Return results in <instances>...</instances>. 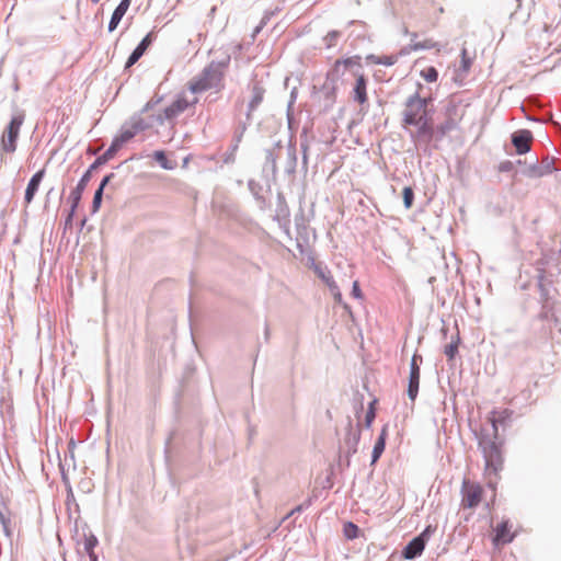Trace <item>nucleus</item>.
<instances>
[{
	"label": "nucleus",
	"mask_w": 561,
	"mask_h": 561,
	"mask_svg": "<svg viewBox=\"0 0 561 561\" xmlns=\"http://www.w3.org/2000/svg\"><path fill=\"white\" fill-rule=\"evenodd\" d=\"M513 415V411L510 409H497L493 410L489 415V421L493 427V436L494 439H485L481 438L479 442V447L482 449L484 459H485V474L490 477L491 474L497 476V472L502 469L503 458L501 451V443L496 442L499 434V425L506 424ZM488 485L495 489L496 480L489 478Z\"/></svg>",
	"instance_id": "f257e3e1"
},
{
	"label": "nucleus",
	"mask_w": 561,
	"mask_h": 561,
	"mask_svg": "<svg viewBox=\"0 0 561 561\" xmlns=\"http://www.w3.org/2000/svg\"><path fill=\"white\" fill-rule=\"evenodd\" d=\"M230 62V57L220 61H210L199 75L188 82V89L193 93H202L208 90L221 91L225 88V76Z\"/></svg>",
	"instance_id": "f03ea898"
},
{
	"label": "nucleus",
	"mask_w": 561,
	"mask_h": 561,
	"mask_svg": "<svg viewBox=\"0 0 561 561\" xmlns=\"http://www.w3.org/2000/svg\"><path fill=\"white\" fill-rule=\"evenodd\" d=\"M404 125L414 126L416 136H432L433 122L427 111V100L419 94L410 96L403 111Z\"/></svg>",
	"instance_id": "7ed1b4c3"
},
{
	"label": "nucleus",
	"mask_w": 561,
	"mask_h": 561,
	"mask_svg": "<svg viewBox=\"0 0 561 561\" xmlns=\"http://www.w3.org/2000/svg\"><path fill=\"white\" fill-rule=\"evenodd\" d=\"M435 43L431 39H426L422 43H415L410 46V48H403L399 54L396 55H368L366 60L371 65H383L387 67L393 66L399 60L400 56H404L409 54L411 50H420V49H431L435 47Z\"/></svg>",
	"instance_id": "20e7f679"
},
{
	"label": "nucleus",
	"mask_w": 561,
	"mask_h": 561,
	"mask_svg": "<svg viewBox=\"0 0 561 561\" xmlns=\"http://www.w3.org/2000/svg\"><path fill=\"white\" fill-rule=\"evenodd\" d=\"M24 119L25 115L23 113H19L11 118L1 137V148L3 151L12 153L16 150V140Z\"/></svg>",
	"instance_id": "39448f33"
},
{
	"label": "nucleus",
	"mask_w": 561,
	"mask_h": 561,
	"mask_svg": "<svg viewBox=\"0 0 561 561\" xmlns=\"http://www.w3.org/2000/svg\"><path fill=\"white\" fill-rule=\"evenodd\" d=\"M460 492L463 508H476L481 503L484 493L481 484L469 479H463Z\"/></svg>",
	"instance_id": "423d86ee"
},
{
	"label": "nucleus",
	"mask_w": 561,
	"mask_h": 561,
	"mask_svg": "<svg viewBox=\"0 0 561 561\" xmlns=\"http://www.w3.org/2000/svg\"><path fill=\"white\" fill-rule=\"evenodd\" d=\"M422 360L423 358L419 354H414L411 359L408 396L412 401L415 400L419 392L421 374L420 365L422 364Z\"/></svg>",
	"instance_id": "0eeeda50"
},
{
	"label": "nucleus",
	"mask_w": 561,
	"mask_h": 561,
	"mask_svg": "<svg viewBox=\"0 0 561 561\" xmlns=\"http://www.w3.org/2000/svg\"><path fill=\"white\" fill-rule=\"evenodd\" d=\"M90 170H88L84 175L81 178V180L79 181V183L77 184V186L70 192L69 194V201L71 203V208H70V211L68 214V217L66 219V224L67 225H70L71 221H72V218H73V215L76 213V209L78 208L79 206V203L81 201V197H82V193L90 180Z\"/></svg>",
	"instance_id": "6e6552de"
},
{
	"label": "nucleus",
	"mask_w": 561,
	"mask_h": 561,
	"mask_svg": "<svg viewBox=\"0 0 561 561\" xmlns=\"http://www.w3.org/2000/svg\"><path fill=\"white\" fill-rule=\"evenodd\" d=\"M515 533L512 531V525L508 520H503L496 526L493 542L495 546L510 543L513 541Z\"/></svg>",
	"instance_id": "1a4fd4ad"
},
{
	"label": "nucleus",
	"mask_w": 561,
	"mask_h": 561,
	"mask_svg": "<svg viewBox=\"0 0 561 561\" xmlns=\"http://www.w3.org/2000/svg\"><path fill=\"white\" fill-rule=\"evenodd\" d=\"M533 141V135L529 130H519L512 137V142L516 148L518 154H524L530 150V144Z\"/></svg>",
	"instance_id": "9d476101"
},
{
	"label": "nucleus",
	"mask_w": 561,
	"mask_h": 561,
	"mask_svg": "<svg viewBox=\"0 0 561 561\" xmlns=\"http://www.w3.org/2000/svg\"><path fill=\"white\" fill-rule=\"evenodd\" d=\"M356 82L353 89L354 100L359 104H365L368 101L367 96V80L363 72H355Z\"/></svg>",
	"instance_id": "9b49d317"
},
{
	"label": "nucleus",
	"mask_w": 561,
	"mask_h": 561,
	"mask_svg": "<svg viewBox=\"0 0 561 561\" xmlns=\"http://www.w3.org/2000/svg\"><path fill=\"white\" fill-rule=\"evenodd\" d=\"M45 175V170L37 171L30 180L24 195V202L26 205L31 204L36 192L38 191L39 184Z\"/></svg>",
	"instance_id": "f8f14e48"
},
{
	"label": "nucleus",
	"mask_w": 561,
	"mask_h": 561,
	"mask_svg": "<svg viewBox=\"0 0 561 561\" xmlns=\"http://www.w3.org/2000/svg\"><path fill=\"white\" fill-rule=\"evenodd\" d=\"M190 106V102L185 96H179L164 110V117L172 119L183 113Z\"/></svg>",
	"instance_id": "ddd939ff"
},
{
	"label": "nucleus",
	"mask_w": 561,
	"mask_h": 561,
	"mask_svg": "<svg viewBox=\"0 0 561 561\" xmlns=\"http://www.w3.org/2000/svg\"><path fill=\"white\" fill-rule=\"evenodd\" d=\"M425 548V542L422 538L415 537L404 548L402 554L405 559H414L420 556Z\"/></svg>",
	"instance_id": "4468645a"
},
{
	"label": "nucleus",
	"mask_w": 561,
	"mask_h": 561,
	"mask_svg": "<svg viewBox=\"0 0 561 561\" xmlns=\"http://www.w3.org/2000/svg\"><path fill=\"white\" fill-rule=\"evenodd\" d=\"M131 0H122L121 3L116 7L114 10L110 24H108V31L113 32L117 25L119 24L121 20L127 12Z\"/></svg>",
	"instance_id": "2eb2a0df"
},
{
	"label": "nucleus",
	"mask_w": 561,
	"mask_h": 561,
	"mask_svg": "<svg viewBox=\"0 0 561 561\" xmlns=\"http://www.w3.org/2000/svg\"><path fill=\"white\" fill-rule=\"evenodd\" d=\"M265 90L263 87H261L259 83H255L252 87V98L249 103V114L250 115L253 111L257 108V106L262 103L264 99Z\"/></svg>",
	"instance_id": "dca6fc26"
},
{
	"label": "nucleus",
	"mask_w": 561,
	"mask_h": 561,
	"mask_svg": "<svg viewBox=\"0 0 561 561\" xmlns=\"http://www.w3.org/2000/svg\"><path fill=\"white\" fill-rule=\"evenodd\" d=\"M387 435H388L387 426H383L380 432V435L374 446L373 462H376L379 459V457L381 456V454L383 453L385 447H386Z\"/></svg>",
	"instance_id": "f3484780"
},
{
	"label": "nucleus",
	"mask_w": 561,
	"mask_h": 561,
	"mask_svg": "<svg viewBox=\"0 0 561 561\" xmlns=\"http://www.w3.org/2000/svg\"><path fill=\"white\" fill-rule=\"evenodd\" d=\"M113 176V174H108L106 175L101 184H100V187L96 190L95 194H94V197H93V203H92V208H93V211H98L100 206H101V202H102V195H103V190L104 187L106 186V184L110 182L111 178Z\"/></svg>",
	"instance_id": "a211bd4d"
},
{
	"label": "nucleus",
	"mask_w": 561,
	"mask_h": 561,
	"mask_svg": "<svg viewBox=\"0 0 561 561\" xmlns=\"http://www.w3.org/2000/svg\"><path fill=\"white\" fill-rule=\"evenodd\" d=\"M340 66H344L346 68H348V67H358V68H360L362 67L360 57L359 56H353V57H348V58H345V59H337L334 62V69L339 70Z\"/></svg>",
	"instance_id": "6ab92c4d"
},
{
	"label": "nucleus",
	"mask_w": 561,
	"mask_h": 561,
	"mask_svg": "<svg viewBox=\"0 0 561 561\" xmlns=\"http://www.w3.org/2000/svg\"><path fill=\"white\" fill-rule=\"evenodd\" d=\"M420 76L427 83H434L438 79V71L433 66H427L420 71Z\"/></svg>",
	"instance_id": "aec40b11"
},
{
	"label": "nucleus",
	"mask_w": 561,
	"mask_h": 561,
	"mask_svg": "<svg viewBox=\"0 0 561 561\" xmlns=\"http://www.w3.org/2000/svg\"><path fill=\"white\" fill-rule=\"evenodd\" d=\"M314 272L318 275V277L321 278L325 283V285L329 287V289H334L335 288V284L336 283L333 279V277L330 274V272L324 271L320 266H316Z\"/></svg>",
	"instance_id": "412c9836"
},
{
	"label": "nucleus",
	"mask_w": 561,
	"mask_h": 561,
	"mask_svg": "<svg viewBox=\"0 0 561 561\" xmlns=\"http://www.w3.org/2000/svg\"><path fill=\"white\" fill-rule=\"evenodd\" d=\"M459 340V335L457 334L455 340H453L448 345L445 346L444 353L449 359H453L457 354Z\"/></svg>",
	"instance_id": "4be33fe9"
},
{
	"label": "nucleus",
	"mask_w": 561,
	"mask_h": 561,
	"mask_svg": "<svg viewBox=\"0 0 561 561\" xmlns=\"http://www.w3.org/2000/svg\"><path fill=\"white\" fill-rule=\"evenodd\" d=\"M144 54L145 51L142 47H136V49L128 57L125 68H130L131 66H134Z\"/></svg>",
	"instance_id": "5701e85b"
},
{
	"label": "nucleus",
	"mask_w": 561,
	"mask_h": 561,
	"mask_svg": "<svg viewBox=\"0 0 561 561\" xmlns=\"http://www.w3.org/2000/svg\"><path fill=\"white\" fill-rule=\"evenodd\" d=\"M403 203L407 209L411 208L414 199V192L412 187L405 186L402 191Z\"/></svg>",
	"instance_id": "b1692460"
},
{
	"label": "nucleus",
	"mask_w": 561,
	"mask_h": 561,
	"mask_svg": "<svg viewBox=\"0 0 561 561\" xmlns=\"http://www.w3.org/2000/svg\"><path fill=\"white\" fill-rule=\"evenodd\" d=\"M0 522L3 526V530L8 537H11L12 535V522L10 515L7 516L4 513L0 512Z\"/></svg>",
	"instance_id": "393cba45"
},
{
	"label": "nucleus",
	"mask_w": 561,
	"mask_h": 561,
	"mask_svg": "<svg viewBox=\"0 0 561 561\" xmlns=\"http://www.w3.org/2000/svg\"><path fill=\"white\" fill-rule=\"evenodd\" d=\"M358 527L353 523H347L344 525V535L348 539H353L357 537Z\"/></svg>",
	"instance_id": "a878e982"
},
{
	"label": "nucleus",
	"mask_w": 561,
	"mask_h": 561,
	"mask_svg": "<svg viewBox=\"0 0 561 561\" xmlns=\"http://www.w3.org/2000/svg\"><path fill=\"white\" fill-rule=\"evenodd\" d=\"M138 129V127H135L134 129L124 130L119 136H117V138L122 144H125L136 135Z\"/></svg>",
	"instance_id": "bb28decb"
},
{
	"label": "nucleus",
	"mask_w": 561,
	"mask_h": 561,
	"mask_svg": "<svg viewBox=\"0 0 561 561\" xmlns=\"http://www.w3.org/2000/svg\"><path fill=\"white\" fill-rule=\"evenodd\" d=\"M471 64H472V60L471 58L468 56V53L466 49H462L461 51V69L465 71V72H468L470 67H471Z\"/></svg>",
	"instance_id": "cd10ccee"
},
{
	"label": "nucleus",
	"mask_w": 561,
	"mask_h": 561,
	"mask_svg": "<svg viewBox=\"0 0 561 561\" xmlns=\"http://www.w3.org/2000/svg\"><path fill=\"white\" fill-rule=\"evenodd\" d=\"M436 527L428 525L417 537L426 543L431 536L435 533Z\"/></svg>",
	"instance_id": "c85d7f7f"
},
{
	"label": "nucleus",
	"mask_w": 561,
	"mask_h": 561,
	"mask_svg": "<svg viewBox=\"0 0 561 561\" xmlns=\"http://www.w3.org/2000/svg\"><path fill=\"white\" fill-rule=\"evenodd\" d=\"M374 404H375V401L370 403L369 410L366 413L365 420H366L367 427H369L371 425V423L376 416Z\"/></svg>",
	"instance_id": "c756f323"
},
{
	"label": "nucleus",
	"mask_w": 561,
	"mask_h": 561,
	"mask_svg": "<svg viewBox=\"0 0 561 561\" xmlns=\"http://www.w3.org/2000/svg\"><path fill=\"white\" fill-rule=\"evenodd\" d=\"M154 159L163 167L164 169H168V159L163 151H156L154 152Z\"/></svg>",
	"instance_id": "7c9ffc66"
},
{
	"label": "nucleus",
	"mask_w": 561,
	"mask_h": 561,
	"mask_svg": "<svg viewBox=\"0 0 561 561\" xmlns=\"http://www.w3.org/2000/svg\"><path fill=\"white\" fill-rule=\"evenodd\" d=\"M151 43H152V33H149L142 38V41L140 42V44L137 47H142L144 51H146L147 48L151 45Z\"/></svg>",
	"instance_id": "2f4dec72"
},
{
	"label": "nucleus",
	"mask_w": 561,
	"mask_h": 561,
	"mask_svg": "<svg viewBox=\"0 0 561 561\" xmlns=\"http://www.w3.org/2000/svg\"><path fill=\"white\" fill-rule=\"evenodd\" d=\"M352 295L357 298V299H362L363 298V294H362V290L359 288V283L357 280H355L353 283V287H352Z\"/></svg>",
	"instance_id": "473e14b6"
},
{
	"label": "nucleus",
	"mask_w": 561,
	"mask_h": 561,
	"mask_svg": "<svg viewBox=\"0 0 561 561\" xmlns=\"http://www.w3.org/2000/svg\"><path fill=\"white\" fill-rule=\"evenodd\" d=\"M330 291L332 293L335 301L340 304L342 301V294L340 291L339 286L335 284V288L334 289H330Z\"/></svg>",
	"instance_id": "72a5a7b5"
},
{
	"label": "nucleus",
	"mask_w": 561,
	"mask_h": 561,
	"mask_svg": "<svg viewBox=\"0 0 561 561\" xmlns=\"http://www.w3.org/2000/svg\"><path fill=\"white\" fill-rule=\"evenodd\" d=\"M330 291L332 293L335 301L340 304L342 301V294L340 291L339 286L335 284V288L334 289H330Z\"/></svg>",
	"instance_id": "f704fd0d"
},
{
	"label": "nucleus",
	"mask_w": 561,
	"mask_h": 561,
	"mask_svg": "<svg viewBox=\"0 0 561 561\" xmlns=\"http://www.w3.org/2000/svg\"><path fill=\"white\" fill-rule=\"evenodd\" d=\"M124 144H122L118 138L116 137L112 145L110 146L111 148H113L116 152L123 147Z\"/></svg>",
	"instance_id": "c9c22d12"
},
{
	"label": "nucleus",
	"mask_w": 561,
	"mask_h": 561,
	"mask_svg": "<svg viewBox=\"0 0 561 561\" xmlns=\"http://www.w3.org/2000/svg\"><path fill=\"white\" fill-rule=\"evenodd\" d=\"M104 154H105V159H110V160H111V159H113V158L115 157L116 151H115L113 148H111V147H110V148L104 152Z\"/></svg>",
	"instance_id": "e433bc0d"
},
{
	"label": "nucleus",
	"mask_w": 561,
	"mask_h": 561,
	"mask_svg": "<svg viewBox=\"0 0 561 561\" xmlns=\"http://www.w3.org/2000/svg\"><path fill=\"white\" fill-rule=\"evenodd\" d=\"M110 159H105V154L103 153L101 157H99L94 164L91 167V168H94L96 164H102V163H105L107 162Z\"/></svg>",
	"instance_id": "4c0bfd02"
},
{
	"label": "nucleus",
	"mask_w": 561,
	"mask_h": 561,
	"mask_svg": "<svg viewBox=\"0 0 561 561\" xmlns=\"http://www.w3.org/2000/svg\"><path fill=\"white\" fill-rule=\"evenodd\" d=\"M337 36V33H332V34H329L328 35V38H330V41H334V38Z\"/></svg>",
	"instance_id": "58836bf2"
},
{
	"label": "nucleus",
	"mask_w": 561,
	"mask_h": 561,
	"mask_svg": "<svg viewBox=\"0 0 561 561\" xmlns=\"http://www.w3.org/2000/svg\"><path fill=\"white\" fill-rule=\"evenodd\" d=\"M437 10H438V12H439V13H444V8H443L442 5H439V7L437 8Z\"/></svg>",
	"instance_id": "ea45409f"
},
{
	"label": "nucleus",
	"mask_w": 561,
	"mask_h": 561,
	"mask_svg": "<svg viewBox=\"0 0 561 561\" xmlns=\"http://www.w3.org/2000/svg\"><path fill=\"white\" fill-rule=\"evenodd\" d=\"M93 3H98L100 2V0H91Z\"/></svg>",
	"instance_id": "a19ab883"
}]
</instances>
